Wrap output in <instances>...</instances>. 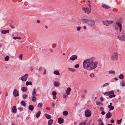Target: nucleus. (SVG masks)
<instances>
[{
  "instance_id": "nucleus-14",
  "label": "nucleus",
  "mask_w": 125,
  "mask_h": 125,
  "mask_svg": "<svg viewBox=\"0 0 125 125\" xmlns=\"http://www.w3.org/2000/svg\"><path fill=\"white\" fill-rule=\"evenodd\" d=\"M106 118H109L112 116V114L110 112H108L106 114Z\"/></svg>"
},
{
  "instance_id": "nucleus-43",
  "label": "nucleus",
  "mask_w": 125,
  "mask_h": 125,
  "mask_svg": "<svg viewBox=\"0 0 125 125\" xmlns=\"http://www.w3.org/2000/svg\"><path fill=\"white\" fill-rule=\"evenodd\" d=\"M28 96V95L27 94H24L23 95V97L24 98H26Z\"/></svg>"
},
{
  "instance_id": "nucleus-11",
  "label": "nucleus",
  "mask_w": 125,
  "mask_h": 125,
  "mask_svg": "<svg viewBox=\"0 0 125 125\" xmlns=\"http://www.w3.org/2000/svg\"><path fill=\"white\" fill-rule=\"evenodd\" d=\"M77 56L75 55H73L71 56L70 58L71 60L73 61L77 59Z\"/></svg>"
},
{
  "instance_id": "nucleus-62",
  "label": "nucleus",
  "mask_w": 125,
  "mask_h": 125,
  "mask_svg": "<svg viewBox=\"0 0 125 125\" xmlns=\"http://www.w3.org/2000/svg\"><path fill=\"white\" fill-rule=\"evenodd\" d=\"M84 92L85 93H86L87 92V91L85 89L84 90Z\"/></svg>"
},
{
  "instance_id": "nucleus-27",
  "label": "nucleus",
  "mask_w": 125,
  "mask_h": 125,
  "mask_svg": "<svg viewBox=\"0 0 125 125\" xmlns=\"http://www.w3.org/2000/svg\"><path fill=\"white\" fill-rule=\"evenodd\" d=\"M21 104L24 107H25L26 106V104L24 101L22 100L21 101Z\"/></svg>"
},
{
  "instance_id": "nucleus-17",
  "label": "nucleus",
  "mask_w": 125,
  "mask_h": 125,
  "mask_svg": "<svg viewBox=\"0 0 125 125\" xmlns=\"http://www.w3.org/2000/svg\"><path fill=\"white\" fill-rule=\"evenodd\" d=\"M54 86L56 87L59 86L60 83L58 82H54Z\"/></svg>"
},
{
  "instance_id": "nucleus-3",
  "label": "nucleus",
  "mask_w": 125,
  "mask_h": 125,
  "mask_svg": "<svg viewBox=\"0 0 125 125\" xmlns=\"http://www.w3.org/2000/svg\"><path fill=\"white\" fill-rule=\"evenodd\" d=\"M118 56L117 52H115L113 53L111 56V58L112 61L117 60Z\"/></svg>"
},
{
  "instance_id": "nucleus-41",
  "label": "nucleus",
  "mask_w": 125,
  "mask_h": 125,
  "mask_svg": "<svg viewBox=\"0 0 125 125\" xmlns=\"http://www.w3.org/2000/svg\"><path fill=\"white\" fill-rule=\"evenodd\" d=\"M109 85V83H106L104 84L103 86V87H104L108 86Z\"/></svg>"
},
{
  "instance_id": "nucleus-55",
  "label": "nucleus",
  "mask_w": 125,
  "mask_h": 125,
  "mask_svg": "<svg viewBox=\"0 0 125 125\" xmlns=\"http://www.w3.org/2000/svg\"><path fill=\"white\" fill-rule=\"evenodd\" d=\"M18 109L20 110L21 111H22L23 110V109L20 107H19L18 108Z\"/></svg>"
},
{
  "instance_id": "nucleus-16",
  "label": "nucleus",
  "mask_w": 125,
  "mask_h": 125,
  "mask_svg": "<svg viewBox=\"0 0 125 125\" xmlns=\"http://www.w3.org/2000/svg\"><path fill=\"white\" fill-rule=\"evenodd\" d=\"M16 108L15 106H13L12 109V111L13 112L16 113Z\"/></svg>"
},
{
  "instance_id": "nucleus-2",
  "label": "nucleus",
  "mask_w": 125,
  "mask_h": 125,
  "mask_svg": "<svg viewBox=\"0 0 125 125\" xmlns=\"http://www.w3.org/2000/svg\"><path fill=\"white\" fill-rule=\"evenodd\" d=\"M81 21L83 23H86L91 27H93L95 25V22L94 20L84 19H81Z\"/></svg>"
},
{
  "instance_id": "nucleus-35",
  "label": "nucleus",
  "mask_w": 125,
  "mask_h": 125,
  "mask_svg": "<svg viewBox=\"0 0 125 125\" xmlns=\"http://www.w3.org/2000/svg\"><path fill=\"white\" fill-rule=\"evenodd\" d=\"M119 77L121 79H123L124 78V76L123 74H120L119 75Z\"/></svg>"
},
{
  "instance_id": "nucleus-34",
  "label": "nucleus",
  "mask_w": 125,
  "mask_h": 125,
  "mask_svg": "<svg viewBox=\"0 0 125 125\" xmlns=\"http://www.w3.org/2000/svg\"><path fill=\"white\" fill-rule=\"evenodd\" d=\"M36 99L35 96H32L31 98V100L32 101L35 102L36 101Z\"/></svg>"
},
{
  "instance_id": "nucleus-32",
  "label": "nucleus",
  "mask_w": 125,
  "mask_h": 125,
  "mask_svg": "<svg viewBox=\"0 0 125 125\" xmlns=\"http://www.w3.org/2000/svg\"><path fill=\"white\" fill-rule=\"evenodd\" d=\"M68 112L67 111H64L63 113L62 114L63 115H68Z\"/></svg>"
},
{
  "instance_id": "nucleus-48",
  "label": "nucleus",
  "mask_w": 125,
  "mask_h": 125,
  "mask_svg": "<svg viewBox=\"0 0 125 125\" xmlns=\"http://www.w3.org/2000/svg\"><path fill=\"white\" fill-rule=\"evenodd\" d=\"M22 54H21L19 56V58L21 60L22 59Z\"/></svg>"
},
{
  "instance_id": "nucleus-12",
  "label": "nucleus",
  "mask_w": 125,
  "mask_h": 125,
  "mask_svg": "<svg viewBox=\"0 0 125 125\" xmlns=\"http://www.w3.org/2000/svg\"><path fill=\"white\" fill-rule=\"evenodd\" d=\"M58 121L60 124H61L63 122V119L62 117L59 118Z\"/></svg>"
},
{
  "instance_id": "nucleus-64",
  "label": "nucleus",
  "mask_w": 125,
  "mask_h": 125,
  "mask_svg": "<svg viewBox=\"0 0 125 125\" xmlns=\"http://www.w3.org/2000/svg\"><path fill=\"white\" fill-rule=\"evenodd\" d=\"M46 73V71L45 69L44 70V71L43 73L44 74H45Z\"/></svg>"
},
{
  "instance_id": "nucleus-7",
  "label": "nucleus",
  "mask_w": 125,
  "mask_h": 125,
  "mask_svg": "<svg viewBox=\"0 0 125 125\" xmlns=\"http://www.w3.org/2000/svg\"><path fill=\"white\" fill-rule=\"evenodd\" d=\"M82 9L84 11L85 13H87V14H88L91 12V10H89L88 8L83 7L82 8Z\"/></svg>"
},
{
  "instance_id": "nucleus-37",
  "label": "nucleus",
  "mask_w": 125,
  "mask_h": 125,
  "mask_svg": "<svg viewBox=\"0 0 125 125\" xmlns=\"http://www.w3.org/2000/svg\"><path fill=\"white\" fill-rule=\"evenodd\" d=\"M107 22L108 23V26H109L110 24L112 23L113 22V21L108 20H107Z\"/></svg>"
},
{
  "instance_id": "nucleus-10",
  "label": "nucleus",
  "mask_w": 125,
  "mask_h": 125,
  "mask_svg": "<svg viewBox=\"0 0 125 125\" xmlns=\"http://www.w3.org/2000/svg\"><path fill=\"white\" fill-rule=\"evenodd\" d=\"M13 94L14 95L15 97H17L19 95V93L17 90L16 89H15L14 90L13 92Z\"/></svg>"
},
{
  "instance_id": "nucleus-24",
  "label": "nucleus",
  "mask_w": 125,
  "mask_h": 125,
  "mask_svg": "<svg viewBox=\"0 0 125 125\" xmlns=\"http://www.w3.org/2000/svg\"><path fill=\"white\" fill-rule=\"evenodd\" d=\"M53 73L54 74L57 75H59L60 74L59 71L57 70H56L54 71L53 72Z\"/></svg>"
},
{
  "instance_id": "nucleus-49",
  "label": "nucleus",
  "mask_w": 125,
  "mask_h": 125,
  "mask_svg": "<svg viewBox=\"0 0 125 125\" xmlns=\"http://www.w3.org/2000/svg\"><path fill=\"white\" fill-rule=\"evenodd\" d=\"M98 121L99 122H100V123H102V122H102V121L101 119V118H99V119H98Z\"/></svg>"
},
{
  "instance_id": "nucleus-13",
  "label": "nucleus",
  "mask_w": 125,
  "mask_h": 125,
  "mask_svg": "<svg viewBox=\"0 0 125 125\" xmlns=\"http://www.w3.org/2000/svg\"><path fill=\"white\" fill-rule=\"evenodd\" d=\"M9 31L8 30H3L1 31V33L5 34H6L7 33H9Z\"/></svg>"
},
{
  "instance_id": "nucleus-23",
  "label": "nucleus",
  "mask_w": 125,
  "mask_h": 125,
  "mask_svg": "<svg viewBox=\"0 0 125 125\" xmlns=\"http://www.w3.org/2000/svg\"><path fill=\"white\" fill-rule=\"evenodd\" d=\"M32 96H36V94L35 92V89L34 88L33 89V91L32 93Z\"/></svg>"
},
{
  "instance_id": "nucleus-19",
  "label": "nucleus",
  "mask_w": 125,
  "mask_h": 125,
  "mask_svg": "<svg viewBox=\"0 0 125 125\" xmlns=\"http://www.w3.org/2000/svg\"><path fill=\"white\" fill-rule=\"evenodd\" d=\"M28 108L30 110L32 111L34 109L33 106L32 105H29L28 106Z\"/></svg>"
},
{
  "instance_id": "nucleus-56",
  "label": "nucleus",
  "mask_w": 125,
  "mask_h": 125,
  "mask_svg": "<svg viewBox=\"0 0 125 125\" xmlns=\"http://www.w3.org/2000/svg\"><path fill=\"white\" fill-rule=\"evenodd\" d=\"M111 122L112 123H114V120L113 119H112L111 120Z\"/></svg>"
},
{
  "instance_id": "nucleus-18",
  "label": "nucleus",
  "mask_w": 125,
  "mask_h": 125,
  "mask_svg": "<svg viewBox=\"0 0 125 125\" xmlns=\"http://www.w3.org/2000/svg\"><path fill=\"white\" fill-rule=\"evenodd\" d=\"M44 116L47 119H50L51 117V115L47 114H45L44 115Z\"/></svg>"
},
{
  "instance_id": "nucleus-39",
  "label": "nucleus",
  "mask_w": 125,
  "mask_h": 125,
  "mask_svg": "<svg viewBox=\"0 0 125 125\" xmlns=\"http://www.w3.org/2000/svg\"><path fill=\"white\" fill-rule=\"evenodd\" d=\"M112 95H110L109 97L110 98H112L113 97H114L115 96V95L114 94H112Z\"/></svg>"
},
{
  "instance_id": "nucleus-1",
  "label": "nucleus",
  "mask_w": 125,
  "mask_h": 125,
  "mask_svg": "<svg viewBox=\"0 0 125 125\" xmlns=\"http://www.w3.org/2000/svg\"><path fill=\"white\" fill-rule=\"evenodd\" d=\"M95 59L92 57L84 60L83 62L84 68L89 71L95 69L97 66L98 62H95Z\"/></svg>"
},
{
  "instance_id": "nucleus-53",
  "label": "nucleus",
  "mask_w": 125,
  "mask_h": 125,
  "mask_svg": "<svg viewBox=\"0 0 125 125\" xmlns=\"http://www.w3.org/2000/svg\"><path fill=\"white\" fill-rule=\"evenodd\" d=\"M100 100L102 101H103L104 100V99H103V98L102 97H100Z\"/></svg>"
},
{
  "instance_id": "nucleus-38",
  "label": "nucleus",
  "mask_w": 125,
  "mask_h": 125,
  "mask_svg": "<svg viewBox=\"0 0 125 125\" xmlns=\"http://www.w3.org/2000/svg\"><path fill=\"white\" fill-rule=\"evenodd\" d=\"M9 59V56H7L5 57V60L6 61H8Z\"/></svg>"
},
{
  "instance_id": "nucleus-46",
  "label": "nucleus",
  "mask_w": 125,
  "mask_h": 125,
  "mask_svg": "<svg viewBox=\"0 0 125 125\" xmlns=\"http://www.w3.org/2000/svg\"><path fill=\"white\" fill-rule=\"evenodd\" d=\"M81 27L80 26L78 27L77 28V30L79 31L81 29Z\"/></svg>"
},
{
  "instance_id": "nucleus-5",
  "label": "nucleus",
  "mask_w": 125,
  "mask_h": 125,
  "mask_svg": "<svg viewBox=\"0 0 125 125\" xmlns=\"http://www.w3.org/2000/svg\"><path fill=\"white\" fill-rule=\"evenodd\" d=\"M85 114L86 117H89L91 115V113L90 109H87L85 110Z\"/></svg>"
},
{
  "instance_id": "nucleus-29",
  "label": "nucleus",
  "mask_w": 125,
  "mask_h": 125,
  "mask_svg": "<svg viewBox=\"0 0 125 125\" xmlns=\"http://www.w3.org/2000/svg\"><path fill=\"white\" fill-rule=\"evenodd\" d=\"M32 83L31 81L29 82L28 81H27L26 83V85L27 86H28L29 85H32Z\"/></svg>"
},
{
  "instance_id": "nucleus-60",
  "label": "nucleus",
  "mask_w": 125,
  "mask_h": 125,
  "mask_svg": "<svg viewBox=\"0 0 125 125\" xmlns=\"http://www.w3.org/2000/svg\"><path fill=\"white\" fill-rule=\"evenodd\" d=\"M46 109L47 110H49L50 109V107H47L46 108Z\"/></svg>"
},
{
  "instance_id": "nucleus-21",
  "label": "nucleus",
  "mask_w": 125,
  "mask_h": 125,
  "mask_svg": "<svg viewBox=\"0 0 125 125\" xmlns=\"http://www.w3.org/2000/svg\"><path fill=\"white\" fill-rule=\"evenodd\" d=\"M41 114V112L40 111L38 112L36 114V117L37 118L39 117L40 116Z\"/></svg>"
},
{
  "instance_id": "nucleus-52",
  "label": "nucleus",
  "mask_w": 125,
  "mask_h": 125,
  "mask_svg": "<svg viewBox=\"0 0 125 125\" xmlns=\"http://www.w3.org/2000/svg\"><path fill=\"white\" fill-rule=\"evenodd\" d=\"M100 110L101 111H103L104 110V109L103 107H101L100 108Z\"/></svg>"
},
{
  "instance_id": "nucleus-9",
  "label": "nucleus",
  "mask_w": 125,
  "mask_h": 125,
  "mask_svg": "<svg viewBox=\"0 0 125 125\" xmlns=\"http://www.w3.org/2000/svg\"><path fill=\"white\" fill-rule=\"evenodd\" d=\"M28 74H26L24 76H22L21 78V80L23 81H26L28 77Z\"/></svg>"
},
{
  "instance_id": "nucleus-26",
  "label": "nucleus",
  "mask_w": 125,
  "mask_h": 125,
  "mask_svg": "<svg viewBox=\"0 0 125 125\" xmlns=\"http://www.w3.org/2000/svg\"><path fill=\"white\" fill-rule=\"evenodd\" d=\"M43 104L42 103H40L38 104L37 105V106L40 108H41L42 107Z\"/></svg>"
},
{
  "instance_id": "nucleus-33",
  "label": "nucleus",
  "mask_w": 125,
  "mask_h": 125,
  "mask_svg": "<svg viewBox=\"0 0 125 125\" xmlns=\"http://www.w3.org/2000/svg\"><path fill=\"white\" fill-rule=\"evenodd\" d=\"M122 120V119L119 120L118 119L116 121V123L117 124H120L121 123Z\"/></svg>"
},
{
  "instance_id": "nucleus-42",
  "label": "nucleus",
  "mask_w": 125,
  "mask_h": 125,
  "mask_svg": "<svg viewBox=\"0 0 125 125\" xmlns=\"http://www.w3.org/2000/svg\"><path fill=\"white\" fill-rule=\"evenodd\" d=\"M79 125H86V124L85 122H83L80 123Z\"/></svg>"
},
{
  "instance_id": "nucleus-40",
  "label": "nucleus",
  "mask_w": 125,
  "mask_h": 125,
  "mask_svg": "<svg viewBox=\"0 0 125 125\" xmlns=\"http://www.w3.org/2000/svg\"><path fill=\"white\" fill-rule=\"evenodd\" d=\"M13 39H14L16 40L17 39H21V38L20 37H14Z\"/></svg>"
},
{
  "instance_id": "nucleus-36",
  "label": "nucleus",
  "mask_w": 125,
  "mask_h": 125,
  "mask_svg": "<svg viewBox=\"0 0 125 125\" xmlns=\"http://www.w3.org/2000/svg\"><path fill=\"white\" fill-rule=\"evenodd\" d=\"M68 69L71 71H72V72H74L75 71V70L73 68H68Z\"/></svg>"
},
{
  "instance_id": "nucleus-25",
  "label": "nucleus",
  "mask_w": 125,
  "mask_h": 125,
  "mask_svg": "<svg viewBox=\"0 0 125 125\" xmlns=\"http://www.w3.org/2000/svg\"><path fill=\"white\" fill-rule=\"evenodd\" d=\"M108 108L109 109V110L110 111L111 110H113L114 109V107L113 106L108 105Z\"/></svg>"
},
{
  "instance_id": "nucleus-61",
  "label": "nucleus",
  "mask_w": 125,
  "mask_h": 125,
  "mask_svg": "<svg viewBox=\"0 0 125 125\" xmlns=\"http://www.w3.org/2000/svg\"><path fill=\"white\" fill-rule=\"evenodd\" d=\"M10 27L12 29H14L15 28L14 26L12 25H10Z\"/></svg>"
},
{
  "instance_id": "nucleus-45",
  "label": "nucleus",
  "mask_w": 125,
  "mask_h": 125,
  "mask_svg": "<svg viewBox=\"0 0 125 125\" xmlns=\"http://www.w3.org/2000/svg\"><path fill=\"white\" fill-rule=\"evenodd\" d=\"M121 85L122 86L124 87L125 85V83L124 81H123L122 82Z\"/></svg>"
},
{
  "instance_id": "nucleus-8",
  "label": "nucleus",
  "mask_w": 125,
  "mask_h": 125,
  "mask_svg": "<svg viewBox=\"0 0 125 125\" xmlns=\"http://www.w3.org/2000/svg\"><path fill=\"white\" fill-rule=\"evenodd\" d=\"M113 94H114V91H113L106 92L103 93L104 95L107 96Z\"/></svg>"
},
{
  "instance_id": "nucleus-22",
  "label": "nucleus",
  "mask_w": 125,
  "mask_h": 125,
  "mask_svg": "<svg viewBox=\"0 0 125 125\" xmlns=\"http://www.w3.org/2000/svg\"><path fill=\"white\" fill-rule=\"evenodd\" d=\"M53 122V120L52 119H50L48 121V125H51Z\"/></svg>"
},
{
  "instance_id": "nucleus-58",
  "label": "nucleus",
  "mask_w": 125,
  "mask_h": 125,
  "mask_svg": "<svg viewBox=\"0 0 125 125\" xmlns=\"http://www.w3.org/2000/svg\"><path fill=\"white\" fill-rule=\"evenodd\" d=\"M101 114L102 115H104L105 114V112L104 111H103L101 112Z\"/></svg>"
},
{
  "instance_id": "nucleus-30",
  "label": "nucleus",
  "mask_w": 125,
  "mask_h": 125,
  "mask_svg": "<svg viewBox=\"0 0 125 125\" xmlns=\"http://www.w3.org/2000/svg\"><path fill=\"white\" fill-rule=\"evenodd\" d=\"M115 72L113 70H111L109 71L108 72V73L109 74H112L114 75L115 74Z\"/></svg>"
},
{
  "instance_id": "nucleus-63",
  "label": "nucleus",
  "mask_w": 125,
  "mask_h": 125,
  "mask_svg": "<svg viewBox=\"0 0 125 125\" xmlns=\"http://www.w3.org/2000/svg\"><path fill=\"white\" fill-rule=\"evenodd\" d=\"M50 51L51 52H53V50L52 49H51L50 50Z\"/></svg>"
},
{
  "instance_id": "nucleus-4",
  "label": "nucleus",
  "mask_w": 125,
  "mask_h": 125,
  "mask_svg": "<svg viewBox=\"0 0 125 125\" xmlns=\"http://www.w3.org/2000/svg\"><path fill=\"white\" fill-rule=\"evenodd\" d=\"M118 36V39L120 40H123L125 41V33H123L122 34H120Z\"/></svg>"
},
{
  "instance_id": "nucleus-59",
  "label": "nucleus",
  "mask_w": 125,
  "mask_h": 125,
  "mask_svg": "<svg viewBox=\"0 0 125 125\" xmlns=\"http://www.w3.org/2000/svg\"><path fill=\"white\" fill-rule=\"evenodd\" d=\"M100 103L99 102H96V104L97 105H99L100 104Z\"/></svg>"
},
{
  "instance_id": "nucleus-57",
  "label": "nucleus",
  "mask_w": 125,
  "mask_h": 125,
  "mask_svg": "<svg viewBox=\"0 0 125 125\" xmlns=\"http://www.w3.org/2000/svg\"><path fill=\"white\" fill-rule=\"evenodd\" d=\"M56 95L53 96V99H56Z\"/></svg>"
},
{
  "instance_id": "nucleus-50",
  "label": "nucleus",
  "mask_w": 125,
  "mask_h": 125,
  "mask_svg": "<svg viewBox=\"0 0 125 125\" xmlns=\"http://www.w3.org/2000/svg\"><path fill=\"white\" fill-rule=\"evenodd\" d=\"M90 76H91V77H94V74L93 73H91L90 75Z\"/></svg>"
},
{
  "instance_id": "nucleus-31",
  "label": "nucleus",
  "mask_w": 125,
  "mask_h": 125,
  "mask_svg": "<svg viewBox=\"0 0 125 125\" xmlns=\"http://www.w3.org/2000/svg\"><path fill=\"white\" fill-rule=\"evenodd\" d=\"M21 90L23 92H26L27 90V88L24 87H22L21 88Z\"/></svg>"
},
{
  "instance_id": "nucleus-15",
  "label": "nucleus",
  "mask_w": 125,
  "mask_h": 125,
  "mask_svg": "<svg viewBox=\"0 0 125 125\" xmlns=\"http://www.w3.org/2000/svg\"><path fill=\"white\" fill-rule=\"evenodd\" d=\"M71 91V89L70 87H68L67 89L66 93L67 95L70 94Z\"/></svg>"
},
{
  "instance_id": "nucleus-44",
  "label": "nucleus",
  "mask_w": 125,
  "mask_h": 125,
  "mask_svg": "<svg viewBox=\"0 0 125 125\" xmlns=\"http://www.w3.org/2000/svg\"><path fill=\"white\" fill-rule=\"evenodd\" d=\"M57 93L55 91H53L52 93V94L53 96L56 95V94Z\"/></svg>"
},
{
  "instance_id": "nucleus-28",
  "label": "nucleus",
  "mask_w": 125,
  "mask_h": 125,
  "mask_svg": "<svg viewBox=\"0 0 125 125\" xmlns=\"http://www.w3.org/2000/svg\"><path fill=\"white\" fill-rule=\"evenodd\" d=\"M103 24L106 26H108L107 20L103 21Z\"/></svg>"
},
{
  "instance_id": "nucleus-51",
  "label": "nucleus",
  "mask_w": 125,
  "mask_h": 125,
  "mask_svg": "<svg viewBox=\"0 0 125 125\" xmlns=\"http://www.w3.org/2000/svg\"><path fill=\"white\" fill-rule=\"evenodd\" d=\"M67 97L68 96L66 94H64L63 95V97L64 98H67Z\"/></svg>"
},
{
  "instance_id": "nucleus-47",
  "label": "nucleus",
  "mask_w": 125,
  "mask_h": 125,
  "mask_svg": "<svg viewBox=\"0 0 125 125\" xmlns=\"http://www.w3.org/2000/svg\"><path fill=\"white\" fill-rule=\"evenodd\" d=\"M79 65L78 64H77L75 65L74 67L75 68H78L79 67Z\"/></svg>"
},
{
  "instance_id": "nucleus-20",
  "label": "nucleus",
  "mask_w": 125,
  "mask_h": 125,
  "mask_svg": "<svg viewBox=\"0 0 125 125\" xmlns=\"http://www.w3.org/2000/svg\"><path fill=\"white\" fill-rule=\"evenodd\" d=\"M102 7L105 9H108L110 8V7L106 5L103 4L102 6Z\"/></svg>"
},
{
  "instance_id": "nucleus-6",
  "label": "nucleus",
  "mask_w": 125,
  "mask_h": 125,
  "mask_svg": "<svg viewBox=\"0 0 125 125\" xmlns=\"http://www.w3.org/2000/svg\"><path fill=\"white\" fill-rule=\"evenodd\" d=\"M116 24H117V26L115 27V29H117V27H118L119 28V31L121 32L122 30V25L121 24V21L120 20H118L116 21Z\"/></svg>"
},
{
  "instance_id": "nucleus-54",
  "label": "nucleus",
  "mask_w": 125,
  "mask_h": 125,
  "mask_svg": "<svg viewBox=\"0 0 125 125\" xmlns=\"http://www.w3.org/2000/svg\"><path fill=\"white\" fill-rule=\"evenodd\" d=\"M56 45L55 44H53L52 45V47L53 48H54L56 47Z\"/></svg>"
}]
</instances>
